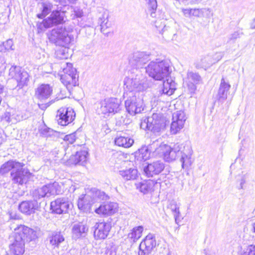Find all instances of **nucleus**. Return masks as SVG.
Masks as SVG:
<instances>
[{"label": "nucleus", "instance_id": "nucleus-1", "mask_svg": "<svg viewBox=\"0 0 255 255\" xmlns=\"http://www.w3.org/2000/svg\"><path fill=\"white\" fill-rule=\"evenodd\" d=\"M145 72L149 77L155 80H162L166 78L163 83V88L159 91L157 97L155 96L151 102H166L169 97L172 95L176 90V84L168 77L170 73V63L166 60L156 59L151 61L145 67Z\"/></svg>", "mask_w": 255, "mask_h": 255}, {"label": "nucleus", "instance_id": "nucleus-2", "mask_svg": "<svg viewBox=\"0 0 255 255\" xmlns=\"http://www.w3.org/2000/svg\"><path fill=\"white\" fill-rule=\"evenodd\" d=\"M72 30L71 28L62 26L53 29L51 32L49 37L50 41L62 46L56 52V56L59 59H66L69 57L68 49L66 46L74 41L73 36L70 34Z\"/></svg>", "mask_w": 255, "mask_h": 255}, {"label": "nucleus", "instance_id": "nucleus-3", "mask_svg": "<svg viewBox=\"0 0 255 255\" xmlns=\"http://www.w3.org/2000/svg\"><path fill=\"white\" fill-rule=\"evenodd\" d=\"M108 199L109 196L104 192L95 188H91L88 189L85 194L79 197L78 207L84 212H90L93 211L97 203Z\"/></svg>", "mask_w": 255, "mask_h": 255}, {"label": "nucleus", "instance_id": "nucleus-4", "mask_svg": "<svg viewBox=\"0 0 255 255\" xmlns=\"http://www.w3.org/2000/svg\"><path fill=\"white\" fill-rule=\"evenodd\" d=\"M23 165L19 162L9 160L1 166L0 174L3 175L12 169L11 172L12 180L14 183L22 184L26 182L30 175L27 169L22 168Z\"/></svg>", "mask_w": 255, "mask_h": 255}, {"label": "nucleus", "instance_id": "nucleus-5", "mask_svg": "<svg viewBox=\"0 0 255 255\" xmlns=\"http://www.w3.org/2000/svg\"><path fill=\"white\" fill-rule=\"evenodd\" d=\"M125 94L136 95L140 91L145 90L148 87L146 78L141 73L137 74L134 78H127L125 80Z\"/></svg>", "mask_w": 255, "mask_h": 255}, {"label": "nucleus", "instance_id": "nucleus-6", "mask_svg": "<svg viewBox=\"0 0 255 255\" xmlns=\"http://www.w3.org/2000/svg\"><path fill=\"white\" fill-rule=\"evenodd\" d=\"M182 145L176 143L173 147L166 144H161L155 150V151L162 156L164 160L167 162L174 160L177 156L182 153L181 149Z\"/></svg>", "mask_w": 255, "mask_h": 255}, {"label": "nucleus", "instance_id": "nucleus-7", "mask_svg": "<svg viewBox=\"0 0 255 255\" xmlns=\"http://www.w3.org/2000/svg\"><path fill=\"white\" fill-rule=\"evenodd\" d=\"M120 104L116 98H111L102 100L98 104L97 112L99 115L108 116L120 110Z\"/></svg>", "mask_w": 255, "mask_h": 255}, {"label": "nucleus", "instance_id": "nucleus-8", "mask_svg": "<svg viewBox=\"0 0 255 255\" xmlns=\"http://www.w3.org/2000/svg\"><path fill=\"white\" fill-rule=\"evenodd\" d=\"M60 186L57 182L49 183L41 188L34 190L32 192V197L34 200L39 199L45 197L58 194L60 193Z\"/></svg>", "mask_w": 255, "mask_h": 255}, {"label": "nucleus", "instance_id": "nucleus-9", "mask_svg": "<svg viewBox=\"0 0 255 255\" xmlns=\"http://www.w3.org/2000/svg\"><path fill=\"white\" fill-rule=\"evenodd\" d=\"M9 76L16 81L19 88L26 85L29 81L28 73L18 66H11L9 70Z\"/></svg>", "mask_w": 255, "mask_h": 255}, {"label": "nucleus", "instance_id": "nucleus-10", "mask_svg": "<svg viewBox=\"0 0 255 255\" xmlns=\"http://www.w3.org/2000/svg\"><path fill=\"white\" fill-rule=\"evenodd\" d=\"M128 96V98L125 101V107L129 114L134 115L143 110V102L141 99L137 98L136 95Z\"/></svg>", "mask_w": 255, "mask_h": 255}, {"label": "nucleus", "instance_id": "nucleus-11", "mask_svg": "<svg viewBox=\"0 0 255 255\" xmlns=\"http://www.w3.org/2000/svg\"><path fill=\"white\" fill-rule=\"evenodd\" d=\"M75 113L72 108H61L57 113L56 120L59 125L65 126L75 119Z\"/></svg>", "mask_w": 255, "mask_h": 255}, {"label": "nucleus", "instance_id": "nucleus-12", "mask_svg": "<svg viewBox=\"0 0 255 255\" xmlns=\"http://www.w3.org/2000/svg\"><path fill=\"white\" fill-rule=\"evenodd\" d=\"M151 54L146 52L137 51L129 57V63L135 68H142L151 59Z\"/></svg>", "mask_w": 255, "mask_h": 255}, {"label": "nucleus", "instance_id": "nucleus-13", "mask_svg": "<svg viewBox=\"0 0 255 255\" xmlns=\"http://www.w3.org/2000/svg\"><path fill=\"white\" fill-rule=\"evenodd\" d=\"M186 120L185 114L183 111H178L173 114L172 122L170 126V131L175 134L182 129Z\"/></svg>", "mask_w": 255, "mask_h": 255}, {"label": "nucleus", "instance_id": "nucleus-14", "mask_svg": "<svg viewBox=\"0 0 255 255\" xmlns=\"http://www.w3.org/2000/svg\"><path fill=\"white\" fill-rule=\"evenodd\" d=\"M166 126L165 118L160 114L154 113L149 117V130L158 133L163 130Z\"/></svg>", "mask_w": 255, "mask_h": 255}, {"label": "nucleus", "instance_id": "nucleus-15", "mask_svg": "<svg viewBox=\"0 0 255 255\" xmlns=\"http://www.w3.org/2000/svg\"><path fill=\"white\" fill-rule=\"evenodd\" d=\"M15 235L21 237L22 241L25 243L26 242H30L35 240L38 238L37 230H33L28 227L20 225L14 229Z\"/></svg>", "mask_w": 255, "mask_h": 255}, {"label": "nucleus", "instance_id": "nucleus-16", "mask_svg": "<svg viewBox=\"0 0 255 255\" xmlns=\"http://www.w3.org/2000/svg\"><path fill=\"white\" fill-rule=\"evenodd\" d=\"M65 13L61 10H53L50 15L43 21L45 28H48L57 24L63 23L64 21Z\"/></svg>", "mask_w": 255, "mask_h": 255}, {"label": "nucleus", "instance_id": "nucleus-17", "mask_svg": "<svg viewBox=\"0 0 255 255\" xmlns=\"http://www.w3.org/2000/svg\"><path fill=\"white\" fill-rule=\"evenodd\" d=\"M69 206L70 202L67 198H59L51 202L50 209L53 213L62 214L67 212Z\"/></svg>", "mask_w": 255, "mask_h": 255}, {"label": "nucleus", "instance_id": "nucleus-18", "mask_svg": "<svg viewBox=\"0 0 255 255\" xmlns=\"http://www.w3.org/2000/svg\"><path fill=\"white\" fill-rule=\"evenodd\" d=\"M164 167V163L160 160H157L148 164L144 167L143 171L146 176L152 177L160 173Z\"/></svg>", "mask_w": 255, "mask_h": 255}, {"label": "nucleus", "instance_id": "nucleus-19", "mask_svg": "<svg viewBox=\"0 0 255 255\" xmlns=\"http://www.w3.org/2000/svg\"><path fill=\"white\" fill-rule=\"evenodd\" d=\"M94 227V235L97 240L106 239L111 229V224L104 222L97 223Z\"/></svg>", "mask_w": 255, "mask_h": 255}, {"label": "nucleus", "instance_id": "nucleus-20", "mask_svg": "<svg viewBox=\"0 0 255 255\" xmlns=\"http://www.w3.org/2000/svg\"><path fill=\"white\" fill-rule=\"evenodd\" d=\"M93 208V211L98 215H110L115 213L118 208V204L114 202H109L100 204L98 207V204Z\"/></svg>", "mask_w": 255, "mask_h": 255}, {"label": "nucleus", "instance_id": "nucleus-21", "mask_svg": "<svg viewBox=\"0 0 255 255\" xmlns=\"http://www.w3.org/2000/svg\"><path fill=\"white\" fill-rule=\"evenodd\" d=\"M156 245L155 237L153 234H148L144 240L140 243L139 249L142 251L143 255L149 254Z\"/></svg>", "mask_w": 255, "mask_h": 255}, {"label": "nucleus", "instance_id": "nucleus-22", "mask_svg": "<svg viewBox=\"0 0 255 255\" xmlns=\"http://www.w3.org/2000/svg\"><path fill=\"white\" fill-rule=\"evenodd\" d=\"M53 89L49 84H41L35 91V97L41 101L48 99L52 93Z\"/></svg>", "mask_w": 255, "mask_h": 255}, {"label": "nucleus", "instance_id": "nucleus-23", "mask_svg": "<svg viewBox=\"0 0 255 255\" xmlns=\"http://www.w3.org/2000/svg\"><path fill=\"white\" fill-rule=\"evenodd\" d=\"M38 208V202L34 199L22 201L18 206V209L21 213L28 215L34 213Z\"/></svg>", "mask_w": 255, "mask_h": 255}, {"label": "nucleus", "instance_id": "nucleus-24", "mask_svg": "<svg viewBox=\"0 0 255 255\" xmlns=\"http://www.w3.org/2000/svg\"><path fill=\"white\" fill-rule=\"evenodd\" d=\"M231 85L226 82L224 78L221 79L220 87L217 95V101L221 104L224 103L227 99Z\"/></svg>", "mask_w": 255, "mask_h": 255}, {"label": "nucleus", "instance_id": "nucleus-25", "mask_svg": "<svg viewBox=\"0 0 255 255\" xmlns=\"http://www.w3.org/2000/svg\"><path fill=\"white\" fill-rule=\"evenodd\" d=\"M24 241L19 236H15L14 242L9 246V250L13 255H22L24 252Z\"/></svg>", "mask_w": 255, "mask_h": 255}, {"label": "nucleus", "instance_id": "nucleus-26", "mask_svg": "<svg viewBox=\"0 0 255 255\" xmlns=\"http://www.w3.org/2000/svg\"><path fill=\"white\" fill-rule=\"evenodd\" d=\"M60 74V80L61 82L66 87L67 89L70 91L73 87L78 85V78L77 74L74 75Z\"/></svg>", "mask_w": 255, "mask_h": 255}, {"label": "nucleus", "instance_id": "nucleus-27", "mask_svg": "<svg viewBox=\"0 0 255 255\" xmlns=\"http://www.w3.org/2000/svg\"><path fill=\"white\" fill-rule=\"evenodd\" d=\"M217 61L211 55H206L201 56L196 61L194 64L197 69L203 68L206 69Z\"/></svg>", "mask_w": 255, "mask_h": 255}, {"label": "nucleus", "instance_id": "nucleus-28", "mask_svg": "<svg viewBox=\"0 0 255 255\" xmlns=\"http://www.w3.org/2000/svg\"><path fill=\"white\" fill-rule=\"evenodd\" d=\"M119 172L122 177L126 181L134 180L138 177L137 170L135 168H129L121 170Z\"/></svg>", "mask_w": 255, "mask_h": 255}, {"label": "nucleus", "instance_id": "nucleus-29", "mask_svg": "<svg viewBox=\"0 0 255 255\" xmlns=\"http://www.w3.org/2000/svg\"><path fill=\"white\" fill-rule=\"evenodd\" d=\"M143 227L142 226L133 228L128 234L127 239L130 244H132L141 237Z\"/></svg>", "mask_w": 255, "mask_h": 255}, {"label": "nucleus", "instance_id": "nucleus-30", "mask_svg": "<svg viewBox=\"0 0 255 255\" xmlns=\"http://www.w3.org/2000/svg\"><path fill=\"white\" fill-rule=\"evenodd\" d=\"M133 139L128 136L118 135L115 139V143L119 146L128 148L133 143Z\"/></svg>", "mask_w": 255, "mask_h": 255}, {"label": "nucleus", "instance_id": "nucleus-31", "mask_svg": "<svg viewBox=\"0 0 255 255\" xmlns=\"http://www.w3.org/2000/svg\"><path fill=\"white\" fill-rule=\"evenodd\" d=\"M159 23V21H156L155 26L159 33L163 35V38L169 39L171 36H174L175 35L171 28L166 26L164 24H163L162 25H158Z\"/></svg>", "mask_w": 255, "mask_h": 255}, {"label": "nucleus", "instance_id": "nucleus-32", "mask_svg": "<svg viewBox=\"0 0 255 255\" xmlns=\"http://www.w3.org/2000/svg\"><path fill=\"white\" fill-rule=\"evenodd\" d=\"M88 230L86 226L82 223H78L75 224L72 228L73 237L75 239L80 238L83 234H85Z\"/></svg>", "mask_w": 255, "mask_h": 255}, {"label": "nucleus", "instance_id": "nucleus-33", "mask_svg": "<svg viewBox=\"0 0 255 255\" xmlns=\"http://www.w3.org/2000/svg\"><path fill=\"white\" fill-rule=\"evenodd\" d=\"M65 240L63 235L60 232H53L49 237L50 243L52 246L58 247Z\"/></svg>", "mask_w": 255, "mask_h": 255}, {"label": "nucleus", "instance_id": "nucleus-34", "mask_svg": "<svg viewBox=\"0 0 255 255\" xmlns=\"http://www.w3.org/2000/svg\"><path fill=\"white\" fill-rule=\"evenodd\" d=\"M181 158L180 161L182 163V167L184 169H188L191 165L193 160L191 158V154L189 152L185 153L182 151L180 153Z\"/></svg>", "mask_w": 255, "mask_h": 255}, {"label": "nucleus", "instance_id": "nucleus-35", "mask_svg": "<svg viewBox=\"0 0 255 255\" xmlns=\"http://www.w3.org/2000/svg\"><path fill=\"white\" fill-rule=\"evenodd\" d=\"M153 183L152 181H143L139 183L137 186L140 191L143 194H146L152 190Z\"/></svg>", "mask_w": 255, "mask_h": 255}, {"label": "nucleus", "instance_id": "nucleus-36", "mask_svg": "<svg viewBox=\"0 0 255 255\" xmlns=\"http://www.w3.org/2000/svg\"><path fill=\"white\" fill-rule=\"evenodd\" d=\"M187 76L189 82H192L197 84H200L202 82V79L198 73L188 71Z\"/></svg>", "mask_w": 255, "mask_h": 255}, {"label": "nucleus", "instance_id": "nucleus-37", "mask_svg": "<svg viewBox=\"0 0 255 255\" xmlns=\"http://www.w3.org/2000/svg\"><path fill=\"white\" fill-rule=\"evenodd\" d=\"M42 12L37 14V16L39 18H43L51 11L53 5L50 3H42Z\"/></svg>", "mask_w": 255, "mask_h": 255}, {"label": "nucleus", "instance_id": "nucleus-38", "mask_svg": "<svg viewBox=\"0 0 255 255\" xmlns=\"http://www.w3.org/2000/svg\"><path fill=\"white\" fill-rule=\"evenodd\" d=\"M150 155V152L147 146L141 147L138 150V157L143 161L149 159Z\"/></svg>", "mask_w": 255, "mask_h": 255}, {"label": "nucleus", "instance_id": "nucleus-39", "mask_svg": "<svg viewBox=\"0 0 255 255\" xmlns=\"http://www.w3.org/2000/svg\"><path fill=\"white\" fill-rule=\"evenodd\" d=\"M66 67H63L62 71L63 73L61 74H66V73H67V75H74L77 74L76 69L73 67L71 63H66Z\"/></svg>", "mask_w": 255, "mask_h": 255}, {"label": "nucleus", "instance_id": "nucleus-40", "mask_svg": "<svg viewBox=\"0 0 255 255\" xmlns=\"http://www.w3.org/2000/svg\"><path fill=\"white\" fill-rule=\"evenodd\" d=\"M100 24L101 31L104 34L107 35L109 33V29L111 26V23L109 20L106 21H101Z\"/></svg>", "mask_w": 255, "mask_h": 255}, {"label": "nucleus", "instance_id": "nucleus-41", "mask_svg": "<svg viewBox=\"0 0 255 255\" xmlns=\"http://www.w3.org/2000/svg\"><path fill=\"white\" fill-rule=\"evenodd\" d=\"M170 209L173 213L175 221H176L177 219L179 217L180 214L179 207L177 206V204L174 202L170 204Z\"/></svg>", "mask_w": 255, "mask_h": 255}, {"label": "nucleus", "instance_id": "nucleus-42", "mask_svg": "<svg viewBox=\"0 0 255 255\" xmlns=\"http://www.w3.org/2000/svg\"><path fill=\"white\" fill-rule=\"evenodd\" d=\"M243 252L244 255H255V245H251L245 247Z\"/></svg>", "mask_w": 255, "mask_h": 255}, {"label": "nucleus", "instance_id": "nucleus-43", "mask_svg": "<svg viewBox=\"0 0 255 255\" xmlns=\"http://www.w3.org/2000/svg\"><path fill=\"white\" fill-rule=\"evenodd\" d=\"M140 128L144 130H149V117L142 119L140 124Z\"/></svg>", "mask_w": 255, "mask_h": 255}, {"label": "nucleus", "instance_id": "nucleus-44", "mask_svg": "<svg viewBox=\"0 0 255 255\" xmlns=\"http://www.w3.org/2000/svg\"><path fill=\"white\" fill-rule=\"evenodd\" d=\"M88 155V152L85 150L80 151H79V159H77L76 160L77 163H81L82 164L85 162L87 160V156Z\"/></svg>", "mask_w": 255, "mask_h": 255}, {"label": "nucleus", "instance_id": "nucleus-45", "mask_svg": "<svg viewBox=\"0 0 255 255\" xmlns=\"http://www.w3.org/2000/svg\"><path fill=\"white\" fill-rule=\"evenodd\" d=\"M109 12L106 9H102V15L99 17V23H101V21H106L109 20Z\"/></svg>", "mask_w": 255, "mask_h": 255}, {"label": "nucleus", "instance_id": "nucleus-46", "mask_svg": "<svg viewBox=\"0 0 255 255\" xmlns=\"http://www.w3.org/2000/svg\"><path fill=\"white\" fill-rule=\"evenodd\" d=\"M64 140L68 141L69 143H73L76 140V135L75 133H71L65 136Z\"/></svg>", "mask_w": 255, "mask_h": 255}, {"label": "nucleus", "instance_id": "nucleus-47", "mask_svg": "<svg viewBox=\"0 0 255 255\" xmlns=\"http://www.w3.org/2000/svg\"><path fill=\"white\" fill-rule=\"evenodd\" d=\"M4 46L5 47L7 50L9 51V50H14L13 47V43L12 39H9L6 40V41L2 43Z\"/></svg>", "mask_w": 255, "mask_h": 255}, {"label": "nucleus", "instance_id": "nucleus-48", "mask_svg": "<svg viewBox=\"0 0 255 255\" xmlns=\"http://www.w3.org/2000/svg\"><path fill=\"white\" fill-rule=\"evenodd\" d=\"M148 8L152 10H156L157 4L156 0H147Z\"/></svg>", "mask_w": 255, "mask_h": 255}, {"label": "nucleus", "instance_id": "nucleus-49", "mask_svg": "<svg viewBox=\"0 0 255 255\" xmlns=\"http://www.w3.org/2000/svg\"><path fill=\"white\" fill-rule=\"evenodd\" d=\"M196 85H197V84H195L194 82H189V81L188 80V84H187L188 88L189 90L191 93H194L195 91V90H196Z\"/></svg>", "mask_w": 255, "mask_h": 255}, {"label": "nucleus", "instance_id": "nucleus-50", "mask_svg": "<svg viewBox=\"0 0 255 255\" xmlns=\"http://www.w3.org/2000/svg\"><path fill=\"white\" fill-rule=\"evenodd\" d=\"M240 33L239 31H235L231 34L229 37V41H234L240 37Z\"/></svg>", "mask_w": 255, "mask_h": 255}, {"label": "nucleus", "instance_id": "nucleus-51", "mask_svg": "<svg viewBox=\"0 0 255 255\" xmlns=\"http://www.w3.org/2000/svg\"><path fill=\"white\" fill-rule=\"evenodd\" d=\"M11 115L10 113L6 112L2 116V119L8 123L11 122Z\"/></svg>", "mask_w": 255, "mask_h": 255}, {"label": "nucleus", "instance_id": "nucleus-52", "mask_svg": "<svg viewBox=\"0 0 255 255\" xmlns=\"http://www.w3.org/2000/svg\"><path fill=\"white\" fill-rule=\"evenodd\" d=\"M74 12L75 15L77 17L80 18V17H82L83 15V12L82 10L78 7H75L74 8Z\"/></svg>", "mask_w": 255, "mask_h": 255}, {"label": "nucleus", "instance_id": "nucleus-53", "mask_svg": "<svg viewBox=\"0 0 255 255\" xmlns=\"http://www.w3.org/2000/svg\"><path fill=\"white\" fill-rule=\"evenodd\" d=\"M116 247H111L110 248L108 247L107 248L106 254L109 255H116V253L115 252Z\"/></svg>", "mask_w": 255, "mask_h": 255}, {"label": "nucleus", "instance_id": "nucleus-54", "mask_svg": "<svg viewBox=\"0 0 255 255\" xmlns=\"http://www.w3.org/2000/svg\"><path fill=\"white\" fill-rule=\"evenodd\" d=\"M9 218L13 220H19L20 219L19 215L16 214L15 212H9Z\"/></svg>", "mask_w": 255, "mask_h": 255}, {"label": "nucleus", "instance_id": "nucleus-55", "mask_svg": "<svg viewBox=\"0 0 255 255\" xmlns=\"http://www.w3.org/2000/svg\"><path fill=\"white\" fill-rule=\"evenodd\" d=\"M79 151L76 152V154L71 156L70 160L75 164H78L79 163L76 162L77 159H79Z\"/></svg>", "mask_w": 255, "mask_h": 255}, {"label": "nucleus", "instance_id": "nucleus-56", "mask_svg": "<svg viewBox=\"0 0 255 255\" xmlns=\"http://www.w3.org/2000/svg\"><path fill=\"white\" fill-rule=\"evenodd\" d=\"M191 16H199L200 10L198 9H191Z\"/></svg>", "mask_w": 255, "mask_h": 255}, {"label": "nucleus", "instance_id": "nucleus-57", "mask_svg": "<svg viewBox=\"0 0 255 255\" xmlns=\"http://www.w3.org/2000/svg\"><path fill=\"white\" fill-rule=\"evenodd\" d=\"M191 11V9H183V13L185 15H186L187 16H191V11Z\"/></svg>", "mask_w": 255, "mask_h": 255}, {"label": "nucleus", "instance_id": "nucleus-58", "mask_svg": "<svg viewBox=\"0 0 255 255\" xmlns=\"http://www.w3.org/2000/svg\"><path fill=\"white\" fill-rule=\"evenodd\" d=\"M7 51V49H6L3 43L0 45V52H5Z\"/></svg>", "mask_w": 255, "mask_h": 255}, {"label": "nucleus", "instance_id": "nucleus-59", "mask_svg": "<svg viewBox=\"0 0 255 255\" xmlns=\"http://www.w3.org/2000/svg\"><path fill=\"white\" fill-rule=\"evenodd\" d=\"M251 28L253 29H255V18L253 20L251 24Z\"/></svg>", "mask_w": 255, "mask_h": 255}, {"label": "nucleus", "instance_id": "nucleus-60", "mask_svg": "<svg viewBox=\"0 0 255 255\" xmlns=\"http://www.w3.org/2000/svg\"><path fill=\"white\" fill-rule=\"evenodd\" d=\"M245 183V180L244 179H242L241 182V188H243V185Z\"/></svg>", "mask_w": 255, "mask_h": 255}, {"label": "nucleus", "instance_id": "nucleus-61", "mask_svg": "<svg viewBox=\"0 0 255 255\" xmlns=\"http://www.w3.org/2000/svg\"><path fill=\"white\" fill-rule=\"evenodd\" d=\"M3 86L0 83V94L2 93Z\"/></svg>", "mask_w": 255, "mask_h": 255}, {"label": "nucleus", "instance_id": "nucleus-62", "mask_svg": "<svg viewBox=\"0 0 255 255\" xmlns=\"http://www.w3.org/2000/svg\"><path fill=\"white\" fill-rule=\"evenodd\" d=\"M155 10H153V11H152L151 12V14H150V15L152 17H154L155 16Z\"/></svg>", "mask_w": 255, "mask_h": 255}, {"label": "nucleus", "instance_id": "nucleus-63", "mask_svg": "<svg viewBox=\"0 0 255 255\" xmlns=\"http://www.w3.org/2000/svg\"><path fill=\"white\" fill-rule=\"evenodd\" d=\"M253 230L255 233V223L253 224Z\"/></svg>", "mask_w": 255, "mask_h": 255}, {"label": "nucleus", "instance_id": "nucleus-64", "mask_svg": "<svg viewBox=\"0 0 255 255\" xmlns=\"http://www.w3.org/2000/svg\"><path fill=\"white\" fill-rule=\"evenodd\" d=\"M3 140L2 137L1 136H0V144H1L2 143Z\"/></svg>", "mask_w": 255, "mask_h": 255}]
</instances>
